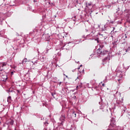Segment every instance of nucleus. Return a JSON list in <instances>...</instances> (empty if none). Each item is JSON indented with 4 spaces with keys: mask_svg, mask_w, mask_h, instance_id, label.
Masks as SVG:
<instances>
[{
    "mask_svg": "<svg viewBox=\"0 0 130 130\" xmlns=\"http://www.w3.org/2000/svg\"><path fill=\"white\" fill-rule=\"evenodd\" d=\"M115 126H116V125H115V120H114L113 118H112L111 119V123L109 125V128L107 130H115L114 128Z\"/></svg>",
    "mask_w": 130,
    "mask_h": 130,
    "instance_id": "obj_1",
    "label": "nucleus"
},
{
    "mask_svg": "<svg viewBox=\"0 0 130 130\" xmlns=\"http://www.w3.org/2000/svg\"><path fill=\"white\" fill-rule=\"evenodd\" d=\"M81 79H82V78L81 77H78L77 78V79H76L75 82L76 83H80V81H81Z\"/></svg>",
    "mask_w": 130,
    "mask_h": 130,
    "instance_id": "obj_2",
    "label": "nucleus"
},
{
    "mask_svg": "<svg viewBox=\"0 0 130 130\" xmlns=\"http://www.w3.org/2000/svg\"><path fill=\"white\" fill-rule=\"evenodd\" d=\"M107 53H108V51L107 50H104L102 52V54H103V55H105V54H107Z\"/></svg>",
    "mask_w": 130,
    "mask_h": 130,
    "instance_id": "obj_3",
    "label": "nucleus"
},
{
    "mask_svg": "<svg viewBox=\"0 0 130 130\" xmlns=\"http://www.w3.org/2000/svg\"><path fill=\"white\" fill-rule=\"evenodd\" d=\"M107 59H108V60H110V56H108L107 57H105L103 60V61H105V60H107Z\"/></svg>",
    "mask_w": 130,
    "mask_h": 130,
    "instance_id": "obj_4",
    "label": "nucleus"
},
{
    "mask_svg": "<svg viewBox=\"0 0 130 130\" xmlns=\"http://www.w3.org/2000/svg\"><path fill=\"white\" fill-rule=\"evenodd\" d=\"M119 101L120 102H123V96H121V95H120V98H119Z\"/></svg>",
    "mask_w": 130,
    "mask_h": 130,
    "instance_id": "obj_5",
    "label": "nucleus"
},
{
    "mask_svg": "<svg viewBox=\"0 0 130 130\" xmlns=\"http://www.w3.org/2000/svg\"><path fill=\"white\" fill-rule=\"evenodd\" d=\"M97 53H98V54H101V53H102V51H101L100 49H98L97 50Z\"/></svg>",
    "mask_w": 130,
    "mask_h": 130,
    "instance_id": "obj_6",
    "label": "nucleus"
},
{
    "mask_svg": "<svg viewBox=\"0 0 130 130\" xmlns=\"http://www.w3.org/2000/svg\"><path fill=\"white\" fill-rule=\"evenodd\" d=\"M2 78H5L4 80H3V81H5V80H7L8 79V76L7 75H3Z\"/></svg>",
    "mask_w": 130,
    "mask_h": 130,
    "instance_id": "obj_7",
    "label": "nucleus"
},
{
    "mask_svg": "<svg viewBox=\"0 0 130 130\" xmlns=\"http://www.w3.org/2000/svg\"><path fill=\"white\" fill-rule=\"evenodd\" d=\"M11 100H12V98L11 96H9L7 100L8 102L11 103Z\"/></svg>",
    "mask_w": 130,
    "mask_h": 130,
    "instance_id": "obj_8",
    "label": "nucleus"
},
{
    "mask_svg": "<svg viewBox=\"0 0 130 130\" xmlns=\"http://www.w3.org/2000/svg\"><path fill=\"white\" fill-rule=\"evenodd\" d=\"M91 6H92V3H87V4H86V7H87V8H89V7H91Z\"/></svg>",
    "mask_w": 130,
    "mask_h": 130,
    "instance_id": "obj_9",
    "label": "nucleus"
},
{
    "mask_svg": "<svg viewBox=\"0 0 130 130\" xmlns=\"http://www.w3.org/2000/svg\"><path fill=\"white\" fill-rule=\"evenodd\" d=\"M100 47L101 49L103 48V47H104V44H103V43H101L100 44Z\"/></svg>",
    "mask_w": 130,
    "mask_h": 130,
    "instance_id": "obj_10",
    "label": "nucleus"
},
{
    "mask_svg": "<svg viewBox=\"0 0 130 130\" xmlns=\"http://www.w3.org/2000/svg\"><path fill=\"white\" fill-rule=\"evenodd\" d=\"M72 115L73 116H74V117H76L77 116V115L76 114V112L74 111L72 113Z\"/></svg>",
    "mask_w": 130,
    "mask_h": 130,
    "instance_id": "obj_11",
    "label": "nucleus"
},
{
    "mask_svg": "<svg viewBox=\"0 0 130 130\" xmlns=\"http://www.w3.org/2000/svg\"><path fill=\"white\" fill-rule=\"evenodd\" d=\"M9 123L11 125H13L14 124V121L13 120H10Z\"/></svg>",
    "mask_w": 130,
    "mask_h": 130,
    "instance_id": "obj_12",
    "label": "nucleus"
},
{
    "mask_svg": "<svg viewBox=\"0 0 130 130\" xmlns=\"http://www.w3.org/2000/svg\"><path fill=\"white\" fill-rule=\"evenodd\" d=\"M7 64H8V63L7 62H4L2 64V68H4V67H6V66H7Z\"/></svg>",
    "mask_w": 130,
    "mask_h": 130,
    "instance_id": "obj_13",
    "label": "nucleus"
},
{
    "mask_svg": "<svg viewBox=\"0 0 130 130\" xmlns=\"http://www.w3.org/2000/svg\"><path fill=\"white\" fill-rule=\"evenodd\" d=\"M77 89H79V88H82V83H80V85H79V86H77L76 87Z\"/></svg>",
    "mask_w": 130,
    "mask_h": 130,
    "instance_id": "obj_14",
    "label": "nucleus"
},
{
    "mask_svg": "<svg viewBox=\"0 0 130 130\" xmlns=\"http://www.w3.org/2000/svg\"><path fill=\"white\" fill-rule=\"evenodd\" d=\"M130 47H128L127 49H126L125 51L126 52H127L128 51H129Z\"/></svg>",
    "mask_w": 130,
    "mask_h": 130,
    "instance_id": "obj_15",
    "label": "nucleus"
},
{
    "mask_svg": "<svg viewBox=\"0 0 130 130\" xmlns=\"http://www.w3.org/2000/svg\"><path fill=\"white\" fill-rule=\"evenodd\" d=\"M61 119H62V120H64V119H66V117L64 116H62L61 117Z\"/></svg>",
    "mask_w": 130,
    "mask_h": 130,
    "instance_id": "obj_16",
    "label": "nucleus"
},
{
    "mask_svg": "<svg viewBox=\"0 0 130 130\" xmlns=\"http://www.w3.org/2000/svg\"><path fill=\"white\" fill-rule=\"evenodd\" d=\"M111 7V6H110V5H108L107 6V8H108V9H110V7Z\"/></svg>",
    "mask_w": 130,
    "mask_h": 130,
    "instance_id": "obj_17",
    "label": "nucleus"
},
{
    "mask_svg": "<svg viewBox=\"0 0 130 130\" xmlns=\"http://www.w3.org/2000/svg\"><path fill=\"white\" fill-rule=\"evenodd\" d=\"M9 91L11 92H12V90H11V88H10V89H9Z\"/></svg>",
    "mask_w": 130,
    "mask_h": 130,
    "instance_id": "obj_18",
    "label": "nucleus"
},
{
    "mask_svg": "<svg viewBox=\"0 0 130 130\" xmlns=\"http://www.w3.org/2000/svg\"><path fill=\"white\" fill-rule=\"evenodd\" d=\"M98 43H99V41L97 40Z\"/></svg>",
    "mask_w": 130,
    "mask_h": 130,
    "instance_id": "obj_19",
    "label": "nucleus"
},
{
    "mask_svg": "<svg viewBox=\"0 0 130 130\" xmlns=\"http://www.w3.org/2000/svg\"><path fill=\"white\" fill-rule=\"evenodd\" d=\"M66 78H69V76H66Z\"/></svg>",
    "mask_w": 130,
    "mask_h": 130,
    "instance_id": "obj_20",
    "label": "nucleus"
},
{
    "mask_svg": "<svg viewBox=\"0 0 130 130\" xmlns=\"http://www.w3.org/2000/svg\"><path fill=\"white\" fill-rule=\"evenodd\" d=\"M118 82H119V81H120V79L118 80Z\"/></svg>",
    "mask_w": 130,
    "mask_h": 130,
    "instance_id": "obj_21",
    "label": "nucleus"
},
{
    "mask_svg": "<svg viewBox=\"0 0 130 130\" xmlns=\"http://www.w3.org/2000/svg\"><path fill=\"white\" fill-rule=\"evenodd\" d=\"M25 61V62H26V60H25V61Z\"/></svg>",
    "mask_w": 130,
    "mask_h": 130,
    "instance_id": "obj_22",
    "label": "nucleus"
},
{
    "mask_svg": "<svg viewBox=\"0 0 130 130\" xmlns=\"http://www.w3.org/2000/svg\"><path fill=\"white\" fill-rule=\"evenodd\" d=\"M25 61V62H26V60H25V61Z\"/></svg>",
    "mask_w": 130,
    "mask_h": 130,
    "instance_id": "obj_23",
    "label": "nucleus"
},
{
    "mask_svg": "<svg viewBox=\"0 0 130 130\" xmlns=\"http://www.w3.org/2000/svg\"><path fill=\"white\" fill-rule=\"evenodd\" d=\"M103 86H104V84H103Z\"/></svg>",
    "mask_w": 130,
    "mask_h": 130,
    "instance_id": "obj_24",
    "label": "nucleus"
},
{
    "mask_svg": "<svg viewBox=\"0 0 130 130\" xmlns=\"http://www.w3.org/2000/svg\"><path fill=\"white\" fill-rule=\"evenodd\" d=\"M49 4L50 5V2H49Z\"/></svg>",
    "mask_w": 130,
    "mask_h": 130,
    "instance_id": "obj_25",
    "label": "nucleus"
},
{
    "mask_svg": "<svg viewBox=\"0 0 130 130\" xmlns=\"http://www.w3.org/2000/svg\"><path fill=\"white\" fill-rule=\"evenodd\" d=\"M52 96H53V93H52Z\"/></svg>",
    "mask_w": 130,
    "mask_h": 130,
    "instance_id": "obj_26",
    "label": "nucleus"
},
{
    "mask_svg": "<svg viewBox=\"0 0 130 130\" xmlns=\"http://www.w3.org/2000/svg\"><path fill=\"white\" fill-rule=\"evenodd\" d=\"M52 96H53V93H52Z\"/></svg>",
    "mask_w": 130,
    "mask_h": 130,
    "instance_id": "obj_27",
    "label": "nucleus"
},
{
    "mask_svg": "<svg viewBox=\"0 0 130 130\" xmlns=\"http://www.w3.org/2000/svg\"><path fill=\"white\" fill-rule=\"evenodd\" d=\"M74 18H76V16H74Z\"/></svg>",
    "mask_w": 130,
    "mask_h": 130,
    "instance_id": "obj_28",
    "label": "nucleus"
}]
</instances>
